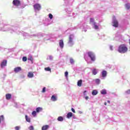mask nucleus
I'll return each instance as SVG.
<instances>
[{
	"label": "nucleus",
	"mask_w": 130,
	"mask_h": 130,
	"mask_svg": "<svg viewBox=\"0 0 130 130\" xmlns=\"http://www.w3.org/2000/svg\"><path fill=\"white\" fill-rule=\"evenodd\" d=\"M70 63L71 64H74V63H75V60H74V59L72 58H70Z\"/></svg>",
	"instance_id": "26"
},
{
	"label": "nucleus",
	"mask_w": 130,
	"mask_h": 130,
	"mask_svg": "<svg viewBox=\"0 0 130 130\" xmlns=\"http://www.w3.org/2000/svg\"><path fill=\"white\" fill-rule=\"evenodd\" d=\"M59 45L60 47V48H63V41L62 40H60L59 42Z\"/></svg>",
	"instance_id": "8"
},
{
	"label": "nucleus",
	"mask_w": 130,
	"mask_h": 130,
	"mask_svg": "<svg viewBox=\"0 0 130 130\" xmlns=\"http://www.w3.org/2000/svg\"><path fill=\"white\" fill-rule=\"evenodd\" d=\"M49 128V125H44L42 127V130H47Z\"/></svg>",
	"instance_id": "9"
},
{
	"label": "nucleus",
	"mask_w": 130,
	"mask_h": 130,
	"mask_svg": "<svg viewBox=\"0 0 130 130\" xmlns=\"http://www.w3.org/2000/svg\"><path fill=\"white\" fill-rule=\"evenodd\" d=\"M101 94H102V95H106V94H107V92L105 89H103L102 90H101Z\"/></svg>",
	"instance_id": "16"
},
{
	"label": "nucleus",
	"mask_w": 130,
	"mask_h": 130,
	"mask_svg": "<svg viewBox=\"0 0 130 130\" xmlns=\"http://www.w3.org/2000/svg\"><path fill=\"white\" fill-rule=\"evenodd\" d=\"M127 50L128 49L125 44L120 45L118 48V51L120 53H125V52H127Z\"/></svg>",
	"instance_id": "1"
},
{
	"label": "nucleus",
	"mask_w": 130,
	"mask_h": 130,
	"mask_svg": "<svg viewBox=\"0 0 130 130\" xmlns=\"http://www.w3.org/2000/svg\"><path fill=\"white\" fill-rule=\"evenodd\" d=\"M110 48L111 50H113V49H112V46H110Z\"/></svg>",
	"instance_id": "41"
},
{
	"label": "nucleus",
	"mask_w": 130,
	"mask_h": 130,
	"mask_svg": "<svg viewBox=\"0 0 130 130\" xmlns=\"http://www.w3.org/2000/svg\"><path fill=\"white\" fill-rule=\"evenodd\" d=\"M58 121H63V117L62 116H59L57 118Z\"/></svg>",
	"instance_id": "17"
},
{
	"label": "nucleus",
	"mask_w": 130,
	"mask_h": 130,
	"mask_svg": "<svg viewBox=\"0 0 130 130\" xmlns=\"http://www.w3.org/2000/svg\"><path fill=\"white\" fill-rule=\"evenodd\" d=\"M42 108L41 107H38L36 108V112L38 113L40 112L41 111H42Z\"/></svg>",
	"instance_id": "15"
},
{
	"label": "nucleus",
	"mask_w": 130,
	"mask_h": 130,
	"mask_svg": "<svg viewBox=\"0 0 130 130\" xmlns=\"http://www.w3.org/2000/svg\"><path fill=\"white\" fill-rule=\"evenodd\" d=\"M29 130H34V127H33V126H30L29 127Z\"/></svg>",
	"instance_id": "36"
},
{
	"label": "nucleus",
	"mask_w": 130,
	"mask_h": 130,
	"mask_svg": "<svg viewBox=\"0 0 130 130\" xmlns=\"http://www.w3.org/2000/svg\"><path fill=\"white\" fill-rule=\"evenodd\" d=\"M34 10L36 11H40L41 10V6L40 4H36L34 5Z\"/></svg>",
	"instance_id": "4"
},
{
	"label": "nucleus",
	"mask_w": 130,
	"mask_h": 130,
	"mask_svg": "<svg viewBox=\"0 0 130 130\" xmlns=\"http://www.w3.org/2000/svg\"><path fill=\"white\" fill-rule=\"evenodd\" d=\"M51 100H52V101H56V97H55V96L54 95H52L51 96Z\"/></svg>",
	"instance_id": "22"
},
{
	"label": "nucleus",
	"mask_w": 130,
	"mask_h": 130,
	"mask_svg": "<svg viewBox=\"0 0 130 130\" xmlns=\"http://www.w3.org/2000/svg\"><path fill=\"white\" fill-rule=\"evenodd\" d=\"M46 91V88L43 87V90L42 91V93H45Z\"/></svg>",
	"instance_id": "34"
},
{
	"label": "nucleus",
	"mask_w": 130,
	"mask_h": 130,
	"mask_svg": "<svg viewBox=\"0 0 130 130\" xmlns=\"http://www.w3.org/2000/svg\"><path fill=\"white\" fill-rule=\"evenodd\" d=\"M7 60H4L1 64V68H4V67H6V66H7Z\"/></svg>",
	"instance_id": "6"
},
{
	"label": "nucleus",
	"mask_w": 130,
	"mask_h": 130,
	"mask_svg": "<svg viewBox=\"0 0 130 130\" xmlns=\"http://www.w3.org/2000/svg\"><path fill=\"white\" fill-rule=\"evenodd\" d=\"M126 93H127V94H130V89L126 91Z\"/></svg>",
	"instance_id": "39"
},
{
	"label": "nucleus",
	"mask_w": 130,
	"mask_h": 130,
	"mask_svg": "<svg viewBox=\"0 0 130 130\" xmlns=\"http://www.w3.org/2000/svg\"><path fill=\"white\" fill-rule=\"evenodd\" d=\"M86 92H87V91L85 90L83 92V94H85L86 93Z\"/></svg>",
	"instance_id": "43"
},
{
	"label": "nucleus",
	"mask_w": 130,
	"mask_h": 130,
	"mask_svg": "<svg viewBox=\"0 0 130 130\" xmlns=\"http://www.w3.org/2000/svg\"><path fill=\"white\" fill-rule=\"evenodd\" d=\"M71 110L72 111V112H73L74 113H76V111H75V109L74 108H72Z\"/></svg>",
	"instance_id": "38"
},
{
	"label": "nucleus",
	"mask_w": 130,
	"mask_h": 130,
	"mask_svg": "<svg viewBox=\"0 0 130 130\" xmlns=\"http://www.w3.org/2000/svg\"><path fill=\"white\" fill-rule=\"evenodd\" d=\"M83 83V80H80L77 82V86L78 87H81L82 86V84Z\"/></svg>",
	"instance_id": "11"
},
{
	"label": "nucleus",
	"mask_w": 130,
	"mask_h": 130,
	"mask_svg": "<svg viewBox=\"0 0 130 130\" xmlns=\"http://www.w3.org/2000/svg\"><path fill=\"white\" fill-rule=\"evenodd\" d=\"M28 78H33L34 77V74L32 72H28L27 75Z\"/></svg>",
	"instance_id": "12"
},
{
	"label": "nucleus",
	"mask_w": 130,
	"mask_h": 130,
	"mask_svg": "<svg viewBox=\"0 0 130 130\" xmlns=\"http://www.w3.org/2000/svg\"><path fill=\"white\" fill-rule=\"evenodd\" d=\"M85 98L86 100H88V99H89V96H85Z\"/></svg>",
	"instance_id": "40"
},
{
	"label": "nucleus",
	"mask_w": 130,
	"mask_h": 130,
	"mask_svg": "<svg viewBox=\"0 0 130 130\" xmlns=\"http://www.w3.org/2000/svg\"><path fill=\"white\" fill-rule=\"evenodd\" d=\"M87 54L89 57H90V58L91 59V60H92V61H95L96 57H95V54H94V53H93L92 52H88L87 53Z\"/></svg>",
	"instance_id": "2"
},
{
	"label": "nucleus",
	"mask_w": 130,
	"mask_h": 130,
	"mask_svg": "<svg viewBox=\"0 0 130 130\" xmlns=\"http://www.w3.org/2000/svg\"><path fill=\"white\" fill-rule=\"evenodd\" d=\"M73 116V113L69 112L67 114V118H70V117H72Z\"/></svg>",
	"instance_id": "13"
},
{
	"label": "nucleus",
	"mask_w": 130,
	"mask_h": 130,
	"mask_svg": "<svg viewBox=\"0 0 130 130\" xmlns=\"http://www.w3.org/2000/svg\"><path fill=\"white\" fill-rule=\"evenodd\" d=\"M25 119L27 122H30L31 121L30 118L28 117V116L25 115Z\"/></svg>",
	"instance_id": "20"
},
{
	"label": "nucleus",
	"mask_w": 130,
	"mask_h": 130,
	"mask_svg": "<svg viewBox=\"0 0 130 130\" xmlns=\"http://www.w3.org/2000/svg\"><path fill=\"white\" fill-rule=\"evenodd\" d=\"M12 4L16 7H19L21 5V1L20 0H13Z\"/></svg>",
	"instance_id": "3"
},
{
	"label": "nucleus",
	"mask_w": 130,
	"mask_h": 130,
	"mask_svg": "<svg viewBox=\"0 0 130 130\" xmlns=\"http://www.w3.org/2000/svg\"><path fill=\"white\" fill-rule=\"evenodd\" d=\"M68 43H73V38L71 36L69 37Z\"/></svg>",
	"instance_id": "23"
},
{
	"label": "nucleus",
	"mask_w": 130,
	"mask_h": 130,
	"mask_svg": "<svg viewBox=\"0 0 130 130\" xmlns=\"http://www.w3.org/2000/svg\"><path fill=\"white\" fill-rule=\"evenodd\" d=\"M23 61H27V57H23L22 58Z\"/></svg>",
	"instance_id": "31"
},
{
	"label": "nucleus",
	"mask_w": 130,
	"mask_h": 130,
	"mask_svg": "<svg viewBox=\"0 0 130 130\" xmlns=\"http://www.w3.org/2000/svg\"><path fill=\"white\" fill-rule=\"evenodd\" d=\"M45 70H46L47 72H51V69L49 67L45 68Z\"/></svg>",
	"instance_id": "27"
},
{
	"label": "nucleus",
	"mask_w": 130,
	"mask_h": 130,
	"mask_svg": "<svg viewBox=\"0 0 130 130\" xmlns=\"http://www.w3.org/2000/svg\"><path fill=\"white\" fill-rule=\"evenodd\" d=\"M6 99L7 100H10V99H12V94L10 93H8L6 95Z\"/></svg>",
	"instance_id": "10"
},
{
	"label": "nucleus",
	"mask_w": 130,
	"mask_h": 130,
	"mask_svg": "<svg viewBox=\"0 0 130 130\" xmlns=\"http://www.w3.org/2000/svg\"><path fill=\"white\" fill-rule=\"evenodd\" d=\"M107 75V72L106 71H103L102 73V77H106V75Z\"/></svg>",
	"instance_id": "14"
},
{
	"label": "nucleus",
	"mask_w": 130,
	"mask_h": 130,
	"mask_svg": "<svg viewBox=\"0 0 130 130\" xmlns=\"http://www.w3.org/2000/svg\"><path fill=\"white\" fill-rule=\"evenodd\" d=\"M95 81L96 84H97L98 85H99V84H100V79H96L95 80Z\"/></svg>",
	"instance_id": "24"
},
{
	"label": "nucleus",
	"mask_w": 130,
	"mask_h": 130,
	"mask_svg": "<svg viewBox=\"0 0 130 130\" xmlns=\"http://www.w3.org/2000/svg\"><path fill=\"white\" fill-rule=\"evenodd\" d=\"M104 105H107V103L106 102H105V103H104Z\"/></svg>",
	"instance_id": "44"
},
{
	"label": "nucleus",
	"mask_w": 130,
	"mask_h": 130,
	"mask_svg": "<svg viewBox=\"0 0 130 130\" xmlns=\"http://www.w3.org/2000/svg\"><path fill=\"white\" fill-rule=\"evenodd\" d=\"M15 129H16V130H19V129H20V126H16L15 127Z\"/></svg>",
	"instance_id": "37"
},
{
	"label": "nucleus",
	"mask_w": 130,
	"mask_h": 130,
	"mask_svg": "<svg viewBox=\"0 0 130 130\" xmlns=\"http://www.w3.org/2000/svg\"><path fill=\"white\" fill-rule=\"evenodd\" d=\"M92 73L93 74V75H97V70L96 69H93L92 71Z\"/></svg>",
	"instance_id": "21"
},
{
	"label": "nucleus",
	"mask_w": 130,
	"mask_h": 130,
	"mask_svg": "<svg viewBox=\"0 0 130 130\" xmlns=\"http://www.w3.org/2000/svg\"><path fill=\"white\" fill-rule=\"evenodd\" d=\"M107 102H108V103L110 104V101H107Z\"/></svg>",
	"instance_id": "42"
},
{
	"label": "nucleus",
	"mask_w": 130,
	"mask_h": 130,
	"mask_svg": "<svg viewBox=\"0 0 130 130\" xmlns=\"http://www.w3.org/2000/svg\"><path fill=\"white\" fill-rule=\"evenodd\" d=\"M113 27H115V28H117V27H118V21L116 19L113 20Z\"/></svg>",
	"instance_id": "5"
},
{
	"label": "nucleus",
	"mask_w": 130,
	"mask_h": 130,
	"mask_svg": "<svg viewBox=\"0 0 130 130\" xmlns=\"http://www.w3.org/2000/svg\"><path fill=\"white\" fill-rule=\"evenodd\" d=\"M37 112L35 111H32V112L31 113L32 115H33V116H34V117L36 116Z\"/></svg>",
	"instance_id": "28"
},
{
	"label": "nucleus",
	"mask_w": 130,
	"mask_h": 130,
	"mask_svg": "<svg viewBox=\"0 0 130 130\" xmlns=\"http://www.w3.org/2000/svg\"><path fill=\"white\" fill-rule=\"evenodd\" d=\"M4 115H1L0 116V123L2 122V120H4Z\"/></svg>",
	"instance_id": "29"
},
{
	"label": "nucleus",
	"mask_w": 130,
	"mask_h": 130,
	"mask_svg": "<svg viewBox=\"0 0 130 130\" xmlns=\"http://www.w3.org/2000/svg\"><path fill=\"white\" fill-rule=\"evenodd\" d=\"M49 18L51 20V19H52V18H53V16L52 15V14H49Z\"/></svg>",
	"instance_id": "32"
},
{
	"label": "nucleus",
	"mask_w": 130,
	"mask_h": 130,
	"mask_svg": "<svg viewBox=\"0 0 130 130\" xmlns=\"http://www.w3.org/2000/svg\"><path fill=\"white\" fill-rule=\"evenodd\" d=\"M96 94H98V92L96 90H93L92 92V95L95 96Z\"/></svg>",
	"instance_id": "18"
},
{
	"label": "nucleus",
	"mask_w": 130,
	"mask_h": 130,
	"mask_svg": "<svg viewBox=\"0 0 130 130\" xmlns=\"http://www.w3.org/2000/svg\"><path fill=\"white\" fill-rule=\"evenodd\" d=\"M125 8L127 9V10H129L130 9V4L127 3L125 4Z\"/></svg>",
	"instance_id": "19"
},
{
	"label": "nucleus",
	"mask_w": 130,
	"mask_h": 130,
	"mask_svg": "<svg viewBox=\"0 0 130 130\" xmlns=\"http://www.w3.org/2000/svg\"><path fill=\"white\" fill-rule=\"evenodd\" d=\"M93 25L94 26V29H98L99 28L98 25H96V22H93Z\"/></svg>",
	"instance_id": "25"
},
{
	"label": "nucleus",
	"mask_w": 130,
	"mask_h": 130,
	"mask_svg": "<svg viewBox=\"0 0 130 130\" xmlns=\"http://www.w3.org/2000/svg\"><path fill=\"white\" fill-rule=\"evenodd\" d=\"M21 71H22L21 67H16L14 68L15 73H19V72H21Z\"/></svg>",
	"instance_id": "7"
},
{
	"label": "nucleus",
	"mask_w": 130,
	"mask_h": 130,
	"mask_svg": "<svg viewBox=\"0 0 130 130\" xmlns=\"http://www.w3.org/2000/svg\"><path fill=\"white\" fill-rule=\"evenodd\" d=\"M69 75V72L68 71H66L64 73V76L66 77V78H68V75Z\"/></svg>",
	"instance_id": "35"
},
{
	"label": "nucleus",
	"mask_w": 130,
	"mask_h": 130,
	"mask_svg": "<svg viewBox=\"0 0 130 130\" xmlns=\"http://www.w3.org/2000/svg\"><path fill=\"white\" fill-rule=\"evenodd\" d=\"M28 60H30V61H33V57H32L31 56L29 57L28 58Z\"/></svg>",
	"instance_id": "33"
},
{
	"label": "nucleus",
	"mask_w": 130,
	"mask_h": 130,
	"mask_svg": "<svg viewBox=\"0 0 130 130\" xmlns=\"http://www.w3.org/2000/svg\"><path fill=\"white\" fill-rule=\"evenodd\" d=\"M90 23H93V25L94 24V23H95V22L94 21V19L93 18H90Z\"/></svg>",
	"instance_id": "30"
}]
</instances>
